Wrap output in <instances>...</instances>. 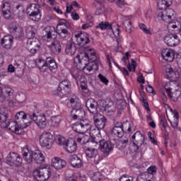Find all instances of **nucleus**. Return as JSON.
<instances>
[{
  "instance_id": "f257e3e1",
  "label": "nucleus",
  "mask_w": 181,
  "mask_h": 181,
  "mask_svg": "<svg viewBox=\"0 0 181 181\" xmlns=\"http://www.w3.org/2000/svg\"><path fill=\"white\" fill-rule=\"evenodd\" d=\"M8 113L4 112L2 110H0V126L1 128L8 129L9 131L12 132L16 135H24L25 132H23V128H26L25 126H23V123H18V121H8Z\"/></svg>"
},
{
  "instance_id": "f03ea898",
  "label": "nucleus",
  "mask_w": 181,
  "mask_h": 181,
  "mask_svg": "<svg viewBox=\"0 0 181 181\" xmlns=\"http://www.w3.org/2000/svg\"><path fill=\"white\" fill-rule=\"evenodd\" d=\"M67 106L69 108H72L70 117L74 121L76 119L81 121V119L86 118V111L81 107V103L78 102V98H71L68 102Z\"/></svg>"
},
{
  "instance_id": "7ed1b4c3",
  "label": "nucleus",
  "mask_w": 181,
  "mask_h": 181,
  "mask_svg": "<svg viewBox=\"0 0 181 181\" xmlns=\"http://www.w3.org/2000/svg\"><path fill=\"white\" fill-rule=\"evenodd\" d=\"M80 54H78L75 59H78L81 64L82 66L81 68L86 67L87 64H88V62H98L97 59V52L95 49L90 47H85L79 49Z\"/></svg>"
},
{
  "instance_id": "20e7f679",
  "label": "nucleus",
  "mask_w": 181,
  "mask_h": 181,
  "mask_svg": "<svg viewBox=\"0 0 181 181\" xmlns=\"http://www.w3.org/2000/svg\"><path fill=\"white\" fill-rule=\"evenodd\" d=\"M21 153L24 160H25L28 165H32L33 160L35 163L40 165H42V163L45 162V156H43V153L39 151H29L28 147H24L22 148Z\"/></svg>"
},
{
  "instance_id": "39448f33",
  "label": "nucleus",
  "mask_w": 181,
  "mask_h": 181,
  "mask_svg": "<svg viewBox=\"0 0 181 181\" xmlns=\"http://www.w3.org/2000/svg\"><path fill=\"white\" fill-rule=\"evenodd\" d=\"M26 13L30 16V19L35 22H39L42 19V11L40 6L37 4H30L26 8Z\"/></svg>"
},
{
  "instance_id": "423d86ee",
  "label": "nucleus",
  "mask_w": 181,
  "mask_h": 181,
  "mask_svg": "<svg viewBox=\"0 0 181 181\" xmlns=\"http://www.w3.org/2000/svg\"><path fill=\"white\" fill-rule=\"evenodd\" d=\"M33 176L37 181L49 180L52 176V170L47 168H40L33 171Z\"/></svg>"
},
{
  "instance_id": "0eeeda50",
  "label": "nucleus",
  "mask_w": 181,
  "mask_h": 181,
  "mask_svg": "<svg viewBox=\"0 0 181 181\" xmlns=\"http://www.w3.org/2000/svg\"><path fill=\"white\" fill-rule=\"evenodd\" d=\"M75 37L76 38L79 50L83 49L84 47H87V45H90V43H91L90 34L84 31H78V33L75 34Z\"/></svg>"
},
{
  "instance_id": "6e6552de",
  "label": "nucleus",
  "mask_w": 181,
  "mask_h": 181,
  "mask_svg": "<svg viewBox=\"0 0 181 181\" xmlns=\"http://www.w3.org/2000/svg\"><path fill=\"white\" fill-rule=\"evenodd\" d=\"M91 129V124L84 119L78 120L72 125V129L79 135H84L87 131Z\"/></svg>"
},
{
  "instance_id": "1a4fd4ad",
  "label": "nucleus",
  "mask_w": 181,
  "mask_h": 181,
  "mask_svg": "<svg viewBox=\"0 0 181 181\" xmlns=\"http://www.w3.org/2000/svg\"><path fill=\"white\" fill-rule=\"evenodd\" d=\"M69 93H71V82L67 79H64L59 83L54 95L63 97L64 95H68Z\"/></svg>"
},
{
  "instance_id": "9d476101",
  "label": "nucleus",
  "mask_w": 181,
  "mask_h": 181,
  "mask_svg": "<svg viewBox=\"0 0 181 181\" xmlns=\"http://www.w3.org/2000/svg\"><path fill=\"white\" fill-rule=\"evenodd\" d=\"M83 151L86 158L93 159V163L95 165H98V163H100L101 158H100V155L98 154V150H97V148H93L92 146H84Z\"/></svg>"
},
{
  "instance_id": "9b49d317",
  "label": "nucleus",
  "mask_w": 181,
  "mask_h": 181,
  "mask_svg": "<svg viewBox=\"0 0 181 181\" xmlns=\"http://www.w3.org/2000/svg\"><path fill=\"white\" fill-rule=\"evenodd\" d=\"M32 121H34V122L41 129H44V128H46V126L47 125V122L46 121V116H45V115L36 116V113H33V115H31L30 120L28 122L24 123V125H26V127H29L32 124Z\"/></svg>"
},
{
  "instance_id": "f8f14e48",
  "label": "nucleus",
  "mask_w": 181,
  "mask_h": 181,
  "mask_svg": "<svg viewBox=\"0 0 181 181\" xmlns=\"http://www.w3.org/2000/svg\"><path fill=\"white\" fill-rule=\"evenodd\" d=\"M22 162H23V158L16 153H10L6 158V163L12 168H18L22 165Z\"/></svg>"
},
{
  "instance_id": "ddd939ff",
  "label": "nucleus",
  "mask_w": 181,
  "mask_h": 181,
  "mask_svg": "<svg viewBox=\"0 0 181 181\" xmlns=\"http://www.w3.org/2000/svg\"><path fill=\"white\" fill-rule=\"evenodd\" d=\"M53 134L50 132H44L40 136V144L42 148H46L47 149H51L53 146Z\"/></svg>"
},
{
  "instance_id": "4468645a",
  "label": "nucleus",
  "mask_w": 181,
  "mask_h": 181,
  "mask_svg": "<svg viewBox=\"0 0 181 181\" xmlns=\"http://www.w3.org/2000/svg\"><path fill=\"white\" fill-rule=\"evenodd\" d=\"M74 63L76 64V67H79L80 70H87L89 72L93 71V69L98 70V61H88V64L85 66L80 63L78 59H74Z\"/></svg>"
},
{
  "instance_id": "2eb2a0df",
  "label": "nucleus",
  "mask_w": 181,
  "mask_h": 181,
  "mask_svg": "<svg viewBox=\"0 0 181 181\" xmlns=\"http://www.w3.org/2000/svg\"><path fill=\"white\" fill-rule=\"evenodd\" d=\"M114 143L111 141H105V139L101 140L99 142V146L101 152H103L104 156H108L110 152H112L114 149Z\"/></svg>"
},
{
  "instance_id": "dca6fc26",
  "label": "nucleus",
  "mask_w": 181,
  "mask_h": 181,
  "mask_svg": "<svg viewBox=\"0 0 181 181\" xmlns=\"http://www.w3.org/2000/svg\"><path fill=\"white\" fill-rule=\"evenodd\" d=\"M131 141L133 144V146H136V151L139 149L140 146L144 145V142H145V136L141 133L140 131L136 132L132 136Z\"/></svg>"
},
{
  "instance_id": "f3484780",
  "label": "nucleus",
  "mask_w": 181,
  "mask_h": 181,
  "mask_svg": "<svg viewBox=\"0 0 181 181\" xmlns=\"http://www.w3.org/2000/svg\"><path fill=\"white\" fill-rule=\"evenodd\" d=\"M93 122L95 127L98 128V129H104L105 128V125H107V119L104 115L98 113L93 115Z\"/></svg>"
},
{
  "instance_id": "a211bd4d",
  "label": "nucleus",
  "mask_w": 181,
  "mask_h": 181,
  "mask_svg": "<svg viewBox=\"0 0 181 181\" xmlns=\"http://www.w3.org/2000/svg\"><path fill=\"white\" fill-rule=\"evenodd\" d=\"M164 42L168 46H177L180 43V40L177 34L170 33L165 36Z\"/></svg>"
},
{
  "instance_id": "6ab92c4d",
  "label": "nucleus",
  "mask_w": 181,
  "mask_h": 181,
  "mask_svg": "<svg viewBox=\"0 0 181 181\" xmlns=\"http://www.w3.org/2000/svg\"><path fill=\"white\" fill-rule=\"evenodd\" d=\"M86 108L90 114L95 115L98 114V102L93 98L88 99L86 102Z\"/></svg>"
},
{
  "instance_id": "aec40b11",
  "label": "nucleus",
  "mask_w": 181,
  "mask_h": 181,
  "mask_svg": "<svg viewBox=\"0 0 181 181\" xmlns=\"http://www.w3.org/2000/svg\"><path fill=\"white\" fill-rule=\"evenodd\" d=\"M43 32L45 33V37H47L48 40H56L57 37V30L53 26L46 27Z\"/></svg>"
},
{
  "instance_id": "412c9836",
  "label": "nucleus",
  "mask_w": 181,
  "mask_h": 181,
  "mask_svg": "<svg viewBox=\"0 0 181 181\" xmlns=\"http://www.w3.org/2000/svg\"><path fill=\"white\" fill-rule=\"evenodd\" d=\"M68 162L71 165L73 168L79 169L83 167V160L78 156L74 154L69 157Z\"/></svg>"
},
{
  "instance_id": "4be33fe9",
  "label": "nucleus",
  "mask_w": 181,
  "mask_h": 181,
  "mask_svg": "<svg viewBox=\"0 0 181 181\" xmlns=\"http://www.w3.org/2000/svg\"><path fill=\"white\" fill-rule=\"evenodd\" d=\"M52 166L57 170H60L67 166V162L59 157H55L52 160Z\"/></svg>"
},
{
  "instance_id": "5701e85b",
  "label": "nucleus",
  "mask_w": 181,
  "mask_h": 181,
  "mask_svg": "<svg viewBox=\"0 0 181 181\" xmlns=\"http://www.w3.org/2000/svg\"><path fill=\"white\" fill-rule=\"evenodd\" d=\"M1 9L5 19H11V18H12V11H11V4H9V2L4 1Z\"/></svg>"
},
{
  "instance_id": "b1692460",
  "label": "nucleus",
  "mask_w": 181,
  "mask_h": 181,
  "mask_svg": "<svg viewBox=\"0 0 181 181\" xmlns=\"http://www.w3.org/2000/svg\"><path fill=\"white\" fill-rule=\"evenodd\" d=\"M112 134L117 138H122L124 136V129H122V123L117 122L115 124L112 129Z\"/></svg>"
},
{
  "instance_id": "393cba45",
  "label": "nucleus",
  "mask_w": 181,
  "mask_h": 181,
  "mask_svg": "<svg viewBox=\"0 0 181 181\" xmlns=\"http://www.w3.org/2000/svg\"><path fill=\"white\" fill-rule=\"evenodd\" d=\"M62 42L57 40H54L50 45V50L52 53L55 54L56 56H59V54L62 53Z\"/></svg>"
},
{
  "instance_id": "a878e982",
  "label": "nucleus",
  "mask_w": 181,
  "mask_h": 181,
  "mask_svg": "<svg viewBox=\"0 0 181 181\" xmlns=\"http://www.w3.org/2000/svg\"><path fill=\"white\" fill-rule=\"evenodd\" d=\"M161 56L166 62H171L173 60H175V51L169 49H163Z\"/></svg>"
},
{
  "instance_id": "bb28decb",
  "label": "nucleus",
  "mask_w": 181,
  "mask_h": 181,
  "mask_svg": "<svg viewBox=\"0 0 181 181\" xmlns=\"http://www.w3.org/2000/svg\"><path fill=\"white\" fill-rule=\"evenodd\" d=\"M1 45L4 49H11L13 45V37L11 35H6L1 40Z\"/></svg>"
},
{
  "instance_id": "cd10ccee",
  "label": "nucleus",
  "mask_w": 181,
  "mask_h": 181,
  "mask_svg": "<svg viewBox=\"0 0 181 181\" xmlns=\"http://www.w3.org/2000/svg\"><path fill=\"white\" fill-rule=\"evenodd\" d=\"M64 149L69 153H74L77 151V142L74 140H68Z\"/></svg>"
},
{
  "instance_id": "c85d7f7f",
  "label": "nucleus",
  "mask_w": 181,
  "mask_h": 181,
  "mask_svg": "<svg viewBox=\"0 0 181 181\" xmlns=\"http://www.w3.org/2000/svg\"><path fill=\"white\" fill-rule=\"evenodd\" d=\"M82 137H78L77 142H80L83 145V148H84V146H93V144H94V141L93 140L90 141V136L84 134Z\"/></svg>"
},
{
  "instance_id": "c756f323",
  "label": "nucleus",
  "mask_w": 181,
  "mask_h": 181,
  "mask_svg": "<svg viewBox=\"0 0 181 181\" xmlns=\"http://www.w3.org/2000/svg\"><path fill=\"white\" fill-rule=\"evenodd\" d=\"M16 121H18V123L20 124H23V120L25 119H32V115L30 114H26L23 111L18 112L16 113Z\"/></svg>"
},
{
  "instance_id": "7c9ffc66",
  "label": "nucleus",
  "mask_w": 181,
  "mask_h": 181,
  "mask_svg": "<svg viewBox=\"0 0 181 181\" xmlns=\"http://www.w3.org/2000/svg\"><path fill=\"white\" fill-rule=\"evenodd\" d=\"M77 52V47L74 42H68L65 45V54L73 56Z\"/></svg>"
},
{
  "instance_id": "2f4dec72",
  "label": "nucleus",
  "mask_w": 181,
  "mask_h": 181,
  "mask_svg": "<svg viewBox=\"0 0 181 181\" xmlns=\"http://www.w3.org/2000/svg\"><path fill=\"white\" fill-rule=\"evenodd\" d=\"M69 30H71V28L59 27V28H57V33L61 39H66V37L70 35Z\"/></svg>"
},
{
  "instance_id": "473e14b6",
  "label": "nucleus",
  "mask_w": 181,
  "mask_h": 181,
  "mask_svg": "<svg viewBox=\"0 0 181 181\" xmlns=\"http://www.w3.org/2000/svg\"><path fill=\"white\" fill-rule=\"evenodd\" d=\"M46 60L49 71L52 73H56V71H57V63H56V60L50 57H47Z\"/></svg>"
},
{
  "instance_id": "72a5a7b5",
  "label": "nucleus",
  "mask_w": 181,
  "mask_h": 181,
  "mask_svg": "<svg viewBox=\"0 0 181 181\" xmlns=\"http://www.w3.org/2000/svg\"><path fill=\"white\" fill-rule=\"evenodd\" d=\"M172 5V0H159L157 4V8L159 11H165Z\"/></svg>"
},
{
  "instance_id": "f704fd0d",
  "label": "nucleus",
  "mask_w": 181,
  "mask_h": 181,
  "mask_svg": "<svg viewBox=\"0 0 181 181\" xmlns=\"http://www.w3.org/2000/svg\"><path fill=\"white\" fill-rule=\"evenodd\" d=\"M122 128L123 129V134L124 132H129V134H132V132H135V126H134V123L132 122H127L125 123H123Z\"/></svg>"
},
{
  "instance_id": "c9c22d12",
  "label": "nucleus",
  "mask_w": 181,
  "mask_h": 181,
  "mask_svg": "<svg viewBox=\"0 0 181 181\" xmlns=\"http://www.w3.org/2000/svg\"><path fill=\"white\" fill-rule=\"evenodd\" d=\"M13 98V89L11 88H5L3 89V100H9Z\"/></svg>"
},
{
  "instance_id": "e433bc0d",
  "label": "nucleus",
  "mask_w": 181,
  "mask_h": 181,
  "mask_svg": "<svg viewBox=\"0 0 181 181\" xmlns=\"http://www.w3.org/2000/svg\"><path fill=\"white\" fill-rule=\"evenodd\" d=\"M27 43L33 46L31 52L36 53V47L39 49L40 47V41L37 38H33L32 40H28Z\"/></svg>"
},
{
  "instance_id": "4c0bfd02",
  "label": "nucleus",
  "mask_w": 181,
  "mask_h": 181,
  "mask_svg": "<svg viewBox=\"0 0 181 181\" xmlns=\"http://www.w3.org/2000/svg\"><path fill=\"white\" fill-rule=\"evenodd\" d=\"M117 108L115 107V105L112 103V102H109L107 103V107H106V109L105 110V112L109 115V117H111V115H114L115 114Z\"/></svg>"
},
{
  "instance_id": "58836bf2",
  "label": "nucleus",
  "mask_w": 181,
  "mask_h": 181,
  "mask_svg": "<svg viewBox=\"0 0 181 181\" xmlns=\"http://www.w3.org/2000/svg\"><path fill=\"white\" fill-rule=\"evenodd\" d=\"M96 29H101V30H112V25L107 21H102L96 26Z\"/></svg>"
},
{
  "instance_id": "ea45409f",
  "label": "nucleus",
  "mask_w": 181,
  "mask_h": 181,
  "mask_svg": "<svg viewBox=\"0 0 181 181\" xmlns=\"http://www.w3.org/2000/svg\"><path fill=\"white\" fill-rule=\"evenodd\" d=\"M93 6L95 8H97L95 12V15H103V13H104L105 12V8L104 7V4H96V3H93Z\"/></svg>"
},
{
  "instance_id": "a19ab883",
  "label": "nucleus",
  "mask_w": 181,
  "mask_h": 181,
  "mask_svg": "<svg viewBox=\"0 0 181 181\" xmlns=\"http://www.w3.org/2000/svg\"><path fill=\"white\" fill-rule=\"evenodd\" d=\"M55 141L59 146H63V148H64L66 146V144H67V141H69V139H66V138H64L62 135H57L55 137Z\"/></svg>"
},
{
  "instance_id": "79ce46f5",
  "label": "nucleus",
  "mask_w": 181,
  "mask_h": 181,
  "mask_svg": "<svg viewBox=\"0 0 181 181\" xmlns=\"http://www.w3.org/2000/svg\"><path fill=\"white\" fill-rule=\"evenodd\" d=\"M13 35L16 40H23L25 39V33H23V29L21 27H18V30Z\"/></svg>"
},
{
  "instance_id": "37998d69",
  "label": "nucleus",
  "mask_w": 181,
  "mask_h": 181,
  "mask_svg": "<svg viewBox=\"0 0 181 181\" xmlns=\"http://www.w3.org/2000/svg\"><path fill=\"white\" fill-rule=\"evenodd\" d=\"M25 35L28 40H32V39H35V36L36 35V33H35V28L32 27H28L25 30Z\"/></svg>"
},
{
  "instance_id": "c03bdc74",
  "label": "nucleus",
  "mask_w": 181,
  "mask_h": 181,
  "mask_svg": "<svg viewBox=\"0 0 181 181\" xmlns=\"http://www.w3.org/2000/svg\"><path fill=\"white\" fill-rule=\"evenodd\" d=\"M163 15H167L170 18H172L175 15V10L172 8H167L161 12L157 13L158 16H163Z\"/></svg>"
},
{
  "instance_id": "a18cd8bd",
  "label": "nucleus",
  "mask_w": 181,
  "mask_h": 181,
  "mask_svg": "<svg viewBox=\"0 0 181 181\" xmlns=\"http://www.w3.org/2000/svg\"><path fill=\"white\" fill-rule=\"evenodd\" d=\"M14 12H16V11H18V19H23V14L25 13V11L23 10V7H22V5L18 4L16 6L13 7Z\"/></svg>"
},
{
  "instance_id": "49530a36",
  "label": "nucleus",
  "mask_w": 181,
  "mask_h": 181,
  "mask_svg": "<svg viewBox=\"0 0 181 181\" xmlns=\"http://www.w3.org/2000/svg\"><path fill=\"white\" fill-rule=\"evenodd\" d=\"M71 74L75 80H78L81 77V71H80V67L75 68L71 71Z\"/></svg>"
},
{
  "instance_id": "de8ad7c7",
  "label": "nucleus",
  "mask_w": 181,
  "mask_h": 181,
  "mask_svg": "<svg viewBox=\"0 0 181 181\" xmlns=\"http://www.w3.org/2000/svg\"><path fill=\"white\" fill-rule=\"evenodd\" d=\"M71 28V25H70V23L67 21L66 19H61L59 20V22L57 24V28Z\"/></svg>"
},
{
  "instance_id": "09e8293b",
  "label": "nucleus",
  "mask_w": 181,
  "mask_h": 181,
  "mask_svg": "<svg viewBox=\"0 0 181 181\" xmlns=\"http://www.w3.org/2000/svg\"><path fill=\"white\" fill-rule=\"evenodd\" d=\"M19 28L20 27H18V23L16 22H11L8 25V29L11 35H13L18 30V29H19Z\"/></svg>"
},
{
  "instance_id": "8fccbe9b",
  "label": "nucleus",
  "mask_w": 181,
  "mask_h": 181,
  "mask_svg": "<svg viewBox=\"0 0 181 181\" xmlns=\"http://www.w3.org/2000/svg\"><path fill=\"white\" fill-rule=\"evenodd\" d=\"M51 119H52V125L54 127H59V125H60V122H62V116L60 115L54 116V117H52Z\"/></svg>"
},
{
  "instance_id": "3c124183",
  "label": "nucleus",
  "mask_w": 181,
  "mask_h": 181,
  "mask_svg": "<svg viewBox=\"0 0 181 181\" xmlns=\"http://www.w3.org/2000/svg\"><path fill=\"white\" fill-rule=\"evenodd\" d=\"M181 95V92L179 90H175L173 92L170 96V100L174 101V103H177V101H179V98Z\"/></svg>"
},
{
  "instance_id": "603ef678",
  "label": "nucleus",
  "mask_w": 181,
  "mask_h": 181,
  "mask_svg": "<svg viewBox=\"0 0 181 181\" xmlns=\"http://www.w3.org/2000/svg\"><path fill=\"white\" fill-rule=\"evenodd\" d=\"M38 69L42 73H46V72L50 71L49 69V65L47 64V60H45V63L42 65L38 64Z\"/></svg>"
},
{
  "instance_id": "864d4df0",
  "label": "nucleus",
  "mask_w": 181,
  "mask_h": 181,
  "mask_svg": "<svg viewBox=\"0 0 181 181\" xmlns=\"http://www.w3.org/2000/svg\"><path fill=\"white\" fill-rule=\"evenodd\" d=\"M99 80H100L101 83H103L105 86H108V83H110V81L107 77H105L104 75L102 74H99L98 76Z\"/></svg>"
},
{
  "instance_id": "5fc2aeb1",
  "label": "nucleus",
  "mask_w": 181,
  "mask_h": 181,
  "mask_svg": "<svg viewBox=\"0 0 181 181\" xmlns=\"http://www.w3.org/2000/svg\"><path fill=\"white\" fill-rule=\"evenodd\" d=\"M140 29L141 30H143V32H144V33H146V35H151V30H148V28H146V25L144 23H140L139 25Z\"/></svg>"
},
{
  "instance_id": "6e6d98bb",
  "label": "nucleus",
  "mask_w": 181,
  "mask_h": 181,
  "mask_svg": "<svg viewBox=\"0 0 181 181\" xmlns=\"http://www.w3.org/2000/svg\"><path fill=\"white\" fill-rule=\"evenodd\" d=\"M132 65H131V64L129 63L127 65V67H128L129 71H132V69H131L132 67L133 69V71H135V70L136 69V62H135V60H134V59H132Z\"/></svg>"
},
{
  "instance_id": "4d7b16f0",
  "label": "nucleus",
  "mask_w": 181,
  "mask_h": 181,
  "mask_svg": "<svg viewBox=\"0 0 181 181\" xmlns=\"http://www.w3.org/2000/svg\"><path fill=\"white\" fill-rule=\"evenodd\" d=\"M158 18H161V19L163 21V22H165L166 23H170L172 22V17H170L168 15H163L161 16H158Z\"/></svg>"
},
{
  "instance_id": "13d9d810",
  "label": "nucleus",
  "mask_w": 181,
  "mask_h": 181,
  "mask_svg": "<svg viewBox=\"0 0 181 181\" xmlns=\"http://www.w3.org/2000/svg\"><path fill=\"white\" fill-rule=\"evenodd\" d=\"M156 173V167L150 166L148 168V173H146V175H155Z\"/></svg>"
},
{
  "instance_id": "bf43d9fd",
  "label": "nucleus",
  "mask_w": 181,
  "mask_h": 181,
  "mask_svg": "<svg viewBox=\"0 0 181 181\" xmlns=\"http://www.w3.org/2000/svg\"><path fill=\"white\" fill-rule=\"evenodd\" d=\"M93 25L94 23H93V21H90L82 25V29L86 30V29H88V28H91Z\"/></svg>"
},
{
  "instance_id": "052dcab7",
  "label": "nucleus",
  "mask_w": 181,
  "mask_h": 181,
  "mask_svg": "<svg viewBox=\"0 0 181 181\" xmlns=\"http://www.w3.org/2000/svg\"><path fill=\"white\" fill-rule=\"evenodd\" d=\"M146 90L147 93H148L149 94H154V95L156 94V92H155L153 87H152V86H151V85L146 86Z\"/></svg>"
},
{
  "instance_id": "680f3d73",
  "label": "nucleus",
  "mask_w": 181,
  "mask_h": 181,
  "mask_svg": "<svg viewBox=\"0 0 181 181\" xmlns=\"http://www.w3.org/2000/svg\"><path fill=\"white\" fill-rule=\"evenodd\" d=\"M165 72L167 73L168 77H170V78H172V77H173V74L175 73L173 71V69L167 68L166 70H165Z\"/></svg>"
},
{
  "instance_id": "e2e57ef3",
  "label": "nucleus",
  "mask_w": 181,
  "mask_h": 181,
  "mask_svg": "<svg viewBox=\"0 0 181 181\" xmlns=\"http://www.w3.org/2000/svg\"><path fill=\"white\" fill-rule=\"evenodd\" d=\"M95 176V179L96 181H101L103 180V174L100 172H97L94 174Z\"/></svg>"
},
{
  "instance_id": "0e129e2a",
  "label": "nucleus",
  "mask_w": 181,
  "mask_h": 181,
  "mask_svg": "<svg viewBox=\"0 0 181 181\" xmlns=\"http://www.w3.org/2000/svg\"><path fill=\"white\" fill-rule=\"evenodd\" d=\"M115 3L119 8H122V6H125V0H115Z\"/></svg>"
},
{
  "instance_id": "69168bd1",
  "label": "nucleus",
  "mask_w": 181,
  "mask_h": 181,
  "mask_svg": "<svg viewBox=\"0 0 181 181\" xmlns=\"http://www.w3.org/2000/svg\"><path fill=\"white\" fill-rule=\"evenodd\" d=\"M136 181H146V174L141 173L139 175H138Z\"/></svg>"
},
{
  "instance_id": "338daca9",
  "label": "nucleus",
  "mask_w": 181,
  "mask_h": 181,
  "mask_svg": "<svg viewBox=\"0 0 181 181\" xmlns=\"http://www.w3.org/2000/svg\"><path fill=\"white\" fill-rule=\"evenodd\" d=\"M99 105L102 107V110L105 111L106 110V107H108V103H107V101L105 100H101L99 103Z\"/></svg>"
},
{
  "instance_id": "774afa93",
  "label": "nucleus",
  "mask_w": 181,
  "mask_h": 181,
  "mask_svg": "<svg viewBox=\"0 0 181 181\" xmlns=\"http://www.w3.org/2000/svg\"><path fill=\"white\" fill-rule=\"evenodd\" d=\"M87 81H86V79H83V81H81V90H87L88 89V86H87Z\"/></svg>"
}]
</instances>
